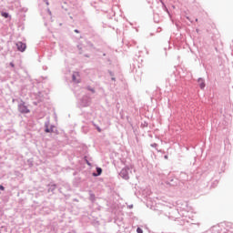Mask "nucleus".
<instances>
[{
    "label": "nucleus",
    "mask_w": 233,
    "mask_h": 233,
    "mask_svg": "<svg viewBox=\"0 0 233 233\" xmlns=\"http://www.w3.org/2000/svg\"><path fill=\"white\" fill-rule=\"evenodd\" d=\"M92 103V98L88 96V95H86L82 96V98L78 102L79 108H85L86 106H90V104Z\"/></svg>",
    "instance_id": "obj_1"
},
{
    "label": "nucleus",
    "mask_w": 233,
    "mask_h": 233,
    "mask_svg": "<svg viewBox=\"0 0 233 233\" xmlns=\"http://www.w3.org/2000/svg\"><path fill=\"white\" fill-rule=\"evenodd\" d=\"M77 73H73L72 75V81H74V83H79V80H77Z\"/></svg>",
    "instance_id": "obj_8"
},
{
    "label": "nucleus",
    "mask_w": 233,
    "mask_h": 233,
    "mask_svg": "<svg viewBox=\"0 0 233 233\" xmlns=\"http://www.w3.org/2000/svg\"><path fill=\"white\" fill-rule=\"evenodd\" d=\"M90 200L91 201H95L96 200V195H94L93 193L90 194Z\"/></svg>",
    "instance_id": "obj_12"
},
{
    "label": "nucleus",
    "mask_w": 233,
    "mask_h": 233,
    "mask_svg": "<svg viewBox=\"0 0 233 233\" xmlns=\"http://www.w3.org/2000/svg\"><path fill=\"white\" fill-rule=\"evenodd\" d=\"M0 190H5V187L4 186H0Z\"/></svg>",
    "instance_id": "obj_20"
},
{
    "label": "nucleus",
    "mask_w": 233,
    "mask_h": 233,
    "mask_svg": "<svg viewBox=\"0 0 233 233\" xmlns=\"http://www.w3.org/2000/svg\"><path fill=\"white\" fill-rule=\"evenodd\" d=\"M130 172H132V169L130 167H125L120 171L119 176L123 179H129L130 177L128 176V174H130Z\"/></svg>",
    "instance_id": "obj_2"
},
{
    "label": "nucleus",
    "mask_w": 233,
    "mask_h": 233,
    "mask_svg": "<svg viewBox=\"0 0 233 233\" xmlns=\"http://www.w3.org/2000/svg\"><path fill=\"white\" fill-rule=\"evenodd\" d=\"M187 19L188 21H192V20H190V17H188V16H187Z\"/></svg>",
    "instance_id": "obj_25"
},
{
    "label": "nucleus",
    "mask_w": 233,
    "mask_h": 233,
    "mask_svg": "<svg viewBox=\"0 0 233 233\" xmlns=\"http://www.w3.org/2000/svg\"><path fill=\"white\" fill-rule=\"evenodd\" d=\"M0 50H3V47L0 46Z\"/></svg>",
    "instance_id": "obj_27"
},
{
    "label": "nucleus",
    "mask_w": 233,
    "mask_h": 233,
    "mask_svg": "<svg viewBox=\"0 0 233 233\" xmlns=\"http://www.w3.org/2000/svg\"><path fill=\"white\" fill-rule=\"evenodd\" d=\"M96 173H93L94 177H97L103 174V169L101 167H96Z\"/></svg>",
    "instance_id": "obj_5"
},
{
    "label": "nucleus",
    "mask_w": 233,
    "mask_h": 233,
    "mask_svg": "<svg viewBox=\"0 0 233 233\" xmlns=\"http://www.w3.org/2000/svg\"><path fill=\"white\" fill-rule=\"evenodd\" d=\"M111 79H112V81H116V77H112Z\"/></svg>",
    "instance_id": "obj_24"
},
{
    "label": "nucleus",
    "mask_w": 233,
    "mask_h": 233,
    "mask_svg": "<svg viewBox=\"0 0 233 233\" xmlns=\"http://www.w3.org/2000/svg\"><path fill=\"white\" fill-rule=\"evenodd\" d=\"M46 5H48V2H46Z\"/></svg>",
    "instance_id": "obj_28"
},
{
    "label": "nucleus",
    "mask_w": 233,
    "mask_h": 233,
    "mask_svg": "<svg viewBox=\"0 0 233 233\" xmlns=\"http://www.w3.org/2000/svg\"><path fill=\"white\" fill-rule=\"evenodd\" d=\"M198 83L199 85V87L201 88V90H203V88H205L206 85H205V79L203 78H198Z\"/></svg>",
    "instance_id": "obj_6"
},
{
    "label": "nucleus",
    "mask_w": 233,
    "mask_h": 233,
    "mask_svg": "<svg viewBox=\"0 0 233 233\" xmlns=\"http://www.w3.org/2000/svg\"><path fill=\"white\" fill-rule=\"evenodd\" d=\"M76 34H79V30L75 29Z\"/></svg>",
    "instance_id": "obj_21"
},
{
    "label": "nucleus",
    "mask_w": 233,
    "mask_h": 233,
    "mask_svg": "<svg viewBox=\"0 0 233 233\" xmlns=\"http://www.w3.org/2000/svg\"><path fill=\"white\" fill-rule=\"evenodd\" d=\"M94 127H96L97 132H101V127H99V126L94 124Z\"/></svg>",
    "instance_id": "obj_14"
},
{
    "label": "nucleus",
    "mask_w": 233,
    "mask_h": 233,
    "mask_svg": "<svg viewBox=\"0 0 233 233\" xmlns=\"http://www.w3.org/2000/svg\"><path fill=\"white\" fill-rule=\"evenodd\" d=\"M16 47L18 52H25L26 50V44L23 42H17Z\"/></svg>",
    "instance_id": "obj_4"
},
{
    "label": "nucleus",
    "mask_w": 233,
    "mask_h": 233,
    "mask_svg": "<svg viewBox=\"0 0 233 233\" xmlns=\"http://www.w3.org/2000/svg\"><path fill=\"white\" fill-rule=\"evenodd\" d=\"M1 15H2V17H5V19H8V17H10V14H8L6 12H2Z\"/></svg>",
    "instance_id": "obj_11"
},
{
    "label": "nucleus",
    "mask_w": 233,
    "mask_h": 233,
    "mask_svg": "<svg viewBox=\"0 0 233 233\" xmlns=\"http://www.w3.org/2000/svg\"><path fill=\"white\" fill-rule=\"evenodd\" d=\"M86 165H88V167H92V164L87 159H86Z\"/></svg>",
    "instance_id": "obj_17"
},
{
    "label": "nucleus",
    "mask_w": 233,
    "mask_h": 233,
    "mask_svg": "<svg viewBox=\"0 0 233 233\" xmlns=\"http://www.w3.org/2000/svg\"><path fill=\"white\" fill-rule=\"evenodd\" d=\"M110 76H114V73H112V71L109 72Z\"/></svg>",
    "instance_id": "obj_22"
},
{
    "label": "nucleus",
    "mask_w": 233,
    "mask_h": 233,
    "mask_svg": "<svg viewBox=\"0 0 233 233\" xmlns=\"http://www.w3.org/2000/svg\"><path fill=\"white\" fill-rule=\"evenodd\" d=\"M86 90H88L92 94H96V89L94 87L90 86H86Z\"/></svg>",
    "instance_id": "obj_9"
},
{
    "label": "nucleus",
    "mask_w": 233,
    "mask_h": 233,
    "mask_svg": "<svg viewBox=\"0 0 233 233\" xmlns=\"http://www.w3.org/2000/svg\"><path fill=\"white\" fill-rule=\"evenodd\" d=\"M18 110L21 114L30 113V109L26 106H25V103L23 101H21V103L18 104Z\"/></svg>",
    "instance_id": "obj_3"
},
{
    "label": "nucleus",
    "mask_w": 233,
    "mask_h": 233,
    "mask_svg": "<svg viewBox=\"0 0 233 233\" xmlns=\"http://www.w3.org/2000/svg\"><path fill=\"white\" fill-rule=\"evenodd\" d=\"M137 233H143V229H142L141 228H137Z\"/></svg>",
    "instance_id": "obj_16"
},
{
    "label": "nucleus",
    "mask_w": 233,
    "mask_h": 233,
    "mask_svg": "<svg viewBox=\"0 0 233 233\" xmlns=\"http://www.w3.org/2000/svg\"><path fill=\"white\" fill-rule=\"evenodd\" d=\"M160 1V3L162 4V5H165V3L163 2V0H159Z\"/></svg>",
    "instance_id": "obj_23"
},
{
    "label": "nucleus",
    "mask_w": 233,
    "mask_h": 233,
    "mask_svg": "<svg viewBox=\"0 0 233 233\" xmlns=\"http://www.w3.org/2000/svg\"><path fill=\"white\" fill-rule=\"evenodd\" d=\"M56 188H57V186L56 184H51L48 186L47 192L54 193V190H56Z\"/></svg>",
    "instance_id": "obj_7"
},
{
    "label": "nucleus",
    "mask_w": 233,
    "mask_h": 233,
    "mask_svg": "<svg viewBox=\"0 0 233 233\" xmlns=\"http://www.w3.org/2000/svg\"><path fill=\"white\" fill-rule=\"evenodd\" d=\"M45 127H46L45 132H46V134H50V127H48V122H46V123H45Z\"/></svg>",
    "instance_id": "obj_10"
},
{
    "label": "nucleus",
    "mask_w": 233,
    "mask_h": 233,
    "mask_svg": "<svg viewBox=\"0 0 233 233\" xmlns=\"http://www.w3.org/2000/svg\"><path fill=\"white\" fill-rule=\"evenodd\" d=\"M10 66H12V68H14V66H15V65L14 64V62H10Z\"/></svg>",
    "instance_id": "obj_18"
},
{
    "label": "nucleus",
    "mask_w": 233,
    "mask_h": 233,
    "mask_svg": "<svg viewBox=\"0 0 233 233\" xmlns=\"http://www.w3.org/2000/svg\"><path fill=\"white\" fill-rule=\"evenodd\" d=\"M127 208H134V205H129V206H127Z\"/></svg>",
    "instance_id": "obj_19"
},
{
    "label": "nucleus",
    "mask_w": 233,
    "mask_h": 233,
    "mask_svg": "<svg viewBox=\"0 0 233 233\" xmlns=\"http://www.w3.org/2000/svg\"><path fill=\"white\" fill-rule=\"evenodd\" d=\"M150 147H152L153 148H157V144L153 143V144L150 145Z\"/></svg>",
    "instance_id": "obj_15"
},
{
    "label": "nucleus",
    "mask_w": 233,
    "mask_h": 233,
    "mask_svg": "<svg viewBox=\"0 0 233 233\" xmlns=\"http://www.w3.org/2000/svg\"><path fill=\"white\" fill-rule=\"evenodd\" d=\"M164 157H165V159H168V156H165Z\"/></svg>",
    "instance_id": "obj_26"
},
{
    "label": "nucleus",
    "mask_w": 233,
    "mask_h": 233,
    "mask_svg": "<svg viewBox=\"0 0 233 233\" xmlns=\"http://www.w3.org/2000/svg\"><path fill=\"white\" fill-rule=\"evenodd\" d=\"M54 128H56V126H51V127H49V134L52 133V132H54Z\"/></svg>",
    "instance_id": "obj_13"
}]
</instances>
